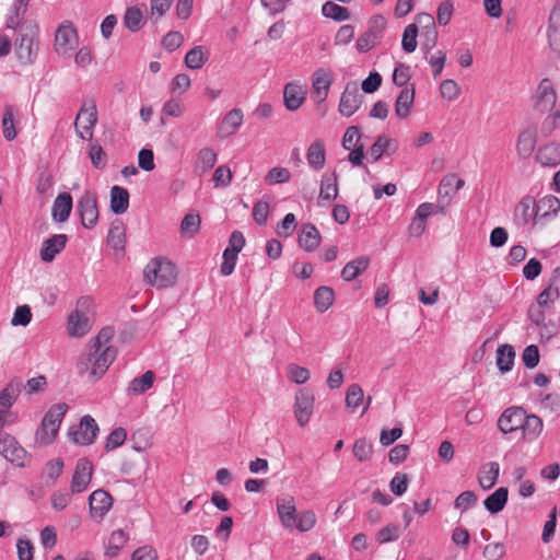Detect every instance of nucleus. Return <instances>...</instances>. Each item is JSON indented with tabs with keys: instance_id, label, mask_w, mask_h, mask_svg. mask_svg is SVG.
<instances>
[{
	"instance_id": "nucleus-1",
	"label": "nucleus",
	"mask_w": 560,
	"mask_h": 560,
	"mask_svg": "<svg viewBox=\"0 0 560 560\" xmlns=\"http://www.w3.org/2000/svg\"><path fill=\"white\" fill-rule=\"evenodd\" d=\"M116 354L117 351L113 347L98 349L88 345L86 349L78 358V373L80 375H88L89 381L94 383L103 377L114 362Z\"/></svg>"
},
{
	"instance_id": "nucleus-2",
	"label": "nucleus",
	"mask_w": 560,
	"mask_h": 560,
	"mask_svg": "<svg viewBox=\"0 0 560 560\" xmlns=\"http://www.w3.org/2000/svg\"><path fill=\"white\" fill-rule=\"evenodd\" d=\"M94 301L90 296H81L75 310L68 316L67 332L72 338H81L90 332L93 326Z\"/></svg>"
},
{
	"instance_id": "nucleus-3",
	"label": "nucleus",
	"mask_w": 560,
	"mask_h": 560,
	"mask_svg": "<svg viewBox=\"0 0 560 560\" xmlns=\"http://www.w3.org/2000/svg\"><path fill=\"white\" fill-rule=\"evenodd\" d=\"M144 280L152 287L164 289L172 287L177 279V270L168 259L156 257L151 259L143 270Z\"/></svg>"
},
{
	"instance_id": "nucleus-4",
	"label": "nucleus",
	"mask_w": 560,
	"mask_h": 560,
	"mask_svg": "<svg viewBox=\"0 0 560 560\" xmlns=\"http://www.w3.org/2000/svg\"><path fill=\"white\" fill-rule=\"evenodd\" d=\"M67 410L68 405L65 402L52 405L48 409L35 432L36 444L47 446L55 441Z\"/></svg>"
},
{
	"instance_id": "nucleus-5",
	"label": "nucleus",
	"mask_w": 560,
	"mask_h": 560,
	"mask_svg": "<svg viewBox=\"0 0 560 560\" xmlns=\"http://www.w3.org/2000/svg\"><path fill=\"white\" fill-rule=\"evenodd\" d=\"M15 55L23 65H32L38 55V27L36 24L22 26L21 37L15 42Z\"/></svg>"
},
{
	"instance_id": "nucleus-6",
	"label": "nucleus",
	"mask_w": 560,
	"mask_h": 560,
	"mask_svg": "<svg viewBox=\"0 0 560 560\" xmlns=\"http://www.w3.org/2000/svg\"><path fill=\"white\" fill-rule=\"evenodd\" d=\"M79 46V35L73 23L62 22L55 32L54 51L61 58L68 59L73 56Z\"/></svg>"
},
{
	"instance_id": "nucleus-7",
	"label": "nucleus",
	"mask_w": 560,
	"mask_h": 560,
	"mask_svg": "<svg viewBox=\"0 0 560 560\" xmlns=\"http://www.w3.org/2000/svg\"><path fill=\"white\" fill-rule=\"evenodd\" d=\"M97 119L96 103L93 100H85L75 117L74 127L77 135L83 140H92Z\"/></svg>"
},
{
	"instance_id": "nucleus-8",
	"label": "nucleus",
	"mask_w": 560,
	"mask_h": 560,
	"mask_svg": "<svg viewBox=\"0 0 560 560\" xmlns=\"http://www.w3.org/2000/svg\"><path fill=\"white\" fill-rule=\"evenodd\" d=\"M0 427V454L16 467H25L31 459L26 450L11 434L2 431Z\"/></svg>"
},
{
	"instance_id": "nucleus-9",
	"label": "nucleus",
	"mask_w": 560,
	"mask_h": 560,
	"mask_svg": "<svg viewBox=\"0 0 560 560\" xmlns=\"http://www.w3.org/2000/svg\"><path fill=\"white\" fill-rule=\"evenodd\" d=\"M22 387V381L18 377L10 380L0 392V427L14 422L15 418L10 408L15 404Z\"/></svg>"
},
{
	"instance_id": "nucleus-10",
	"label": "nucleus",
	"mask_w": 560,
	"mask_h": 560,
	"mask_svg": "<svg viewBox=\"0 0 560 560\" xmlns=\"http://www.w3.org/2000/svg\"><path fill=\"white\" fill-rule=\"evenodd\" d=\"M314 395L308 388H300L295 394L294 416L300 427H305L313 415Z\"/></svg>"
},
{
	"instance_id": "nucleus-11",
	"label": "nucleus",
	"mask_w": 560,
	"mask_h": 560,
	"mask_svg": "<svg viewBox=\"0 0 560 560\" xmlns=\"http://www.w3.org/2000/svg\"><path fill=\"white\" fill-rule=\"evenodd\" d=\"M362 94L359 92L358 84L355 82L347 83L343 92L340 96L338 105V112L343 117H350L357 113L362 104Z\"/></svg>"
},
{
	"instance_id": "nucleus-12",
	"label": "nucleus",
	"mask_w": 560,
	"mask_h": 560,
	"mask_svg": "<svg viewBox=\"0 0 560 560\" xmlns=\"http://www.w3.org/2000/svg\"><path fill=\"white\" fill-rule=\"evenodd\" d=\"M533 100L534 108L540 113L549 112L555 107L557 94L549 79L545 78L539 82Z\"/></svg>"
},
{
	"instance_id": "nucleus-13",
	"label": "nucleus",
	"mask_w": 560,
	"mask_h": 560,
	"mask_svg": "<svg viewBox=\"0 0 560 560\" xmlns=\"http://www.w3.org/2000/svg\"><path fill=\"white\" fill-rule=\"evenodd\" d=\"M82 225L85 229H92L98 219L97 201L95 194L85 191L77 205Z\"/></svg>"
},
{
	"instance_id": "nucleus-14",
	"label": "nucleus",
	"mask_w": 560,
	"mask_h": 560,
	"mask_svg": "<svg viewBox=\"0 0 560 560\" xmlns=\"http://www.w3.org/2000/svg\"><path fill=\"white\" fill-rule=\"evenodd\" d=\"M332 72L328 69L319 68L312 75V90L315 103L322 104L327 100L331 83Z\"/></svg>"
},
{
	"instance_id": "nucleus-15",
	"label": "nucleus",
	"mask_w": 560,
	"mask_h": 560,
	"mask_svg": "<svg viewBox=\"0 0 560 560\" xmlns=\"http://www.w3.org/2000/svg\"><path fill=\"white\" fill-rule=\"evenodd\" d=\"M525 416L522 407L506 408L498 419V428L503 434L513 433L522 428Z\"/></svg>"
},
{
	"instance_id": "nucleus-16",
	"label": "nucleus",
	"mask_w": 560,
	"mask_h": 560,
	"mask_svg": "<svg viewBox=\"0 0 560 560\" xmlns=\"http://www.w3.org/2000/svg\"><path fill=\"white\" fill-rule=\"evenodd\" d=\"M98 433V425L94 418L86 415L82 417L79 428L69 433L71 440L79 445H90Z\"/></svg>"
},
{
	"instance_id": "nucleus-17",
	"label": "nucleus",
	"mask_w": 560,
	"mask_h": 560,
	"mask_svg": "<svg viewBox=\"0 0 560 560\" xmlns=\"http://www.w3.org/2000/svg\"><path fill=\"white\" fill-rule=\"evenodd\" d=\"M277 513L281 525L289 530H292L294 518L296 516L295 500L290 494H282L276 500Z\"/></svg>"
},
{
	"instance_id": "nucleus-18",
	"label": "nucleus",
	"mask_w": 560,
	"mask_h": 560,
	"mask_svg": "<svg viewBox=\"0 0 560 560\" xmlns=\"http://www.w3.org/2000/svg\"><path fill=\"white\" fill-rule=\"evenodd\" d=\"M92 464L86 458H81L75 465V469L71 480V491L73 493L83 492L92 479Z\"/></svg>"
},
{
	"instance_id": "nucleus-19",
	"label": "nucleus",
	"mask_w": 560,
	"mask_h": 560,
	"mask_svg": "<svg viewBox=\"0 0 560 560\" xmlns=\"http://www.w3.org/2000/svg\"><path fill=\"white\" fill-rule=\"evenodd\" d=\"M90 513L93 518H103L113 504V499L104 490H95L89 499Z\"/></svg>"
},
{
	"instance_id": "nucleus-20",
	"label": "nucleus",
	"mask_w": 560,
	"mask_h": 560,
	"mask_svg": "<svg viewBox=\"0 0 560 560\" xmlns=\"http://www.w3.org/2000/svg\"><path fill=\"white\" fill-rule=\"evenodd\" d=\"M244 119V115L242 109L233 108L229 113L225 114L223 119L218 126V136L220 138H228L234 135L238 128L242 126Z\"/></svg>"
},
{
	"instance_id": "nucleus-21",
	"label": "nucleus",
	"mask_w": 560,
	"mask_h": 560,
	"mask_svg": "<svg viewBox=\"0 0 560 560\" xmlns=\"http://www.w3.org/2000/svg\"><path fill=\"white\" fill-rule=\"evenodd\" d=\"M306 161L308 166L318 172L325 167L326 164V147L322 139L314 140L306 151Z\"/></svg>"
},
{
	"instance_id": "nucleus-22",
	"label": "nucleus",
	"mask_w": 560,
	"mask_h": 560,
	"mask_svg": "<svg viewBox=\"0 0 560 560\" xmlns=\"http://www.w3.org/2000/svg\"><path fill=\"white\" fill-rule=\"evenodd\" d=\"M537 143V130L535 127L524 129L517 137L516 151L520 158L527 159L532 155Z\"/></svg>"
},
{
	"instance_id": "nucleus-23",
	"label": "nucleus",
	"mask_w": 560,
	"mask_h": 560,
	"mask_svg": "<svg viewBox=\"0 0 560 560\" xmlns=\"http://www.w3.org/2000/svg\"><path fill=\"white\" fill-rule=\"evenodd\" d=\"M305 89L298 83H288L283 90L284 106L288 110L294 112L301 107L305 100Z\"/></svg>"
},
{
	"instance_id": "nucleus-24",
	"label": "nucleus",
	"mask_w": 560,
	"mask_h": 560,
	"mask_svg": "<svg viewBox=\"0 0 560 560\" xmlns=\"http://www.w3.org/2000/svg\"><path fill=\"white\" fill-rule=\"evenodd\" d=\"M155 380L156 374L149 370L142 375L132 378L126 388V393L128 396L143 395L153 386Z\"/></svg>"
},
{
	"instance_id": "nucleus-25",
	"label": "nucleus",
	"mask_w": 560,
	"mask_h": 560,
	"mask_svg": "<svg viewBox=\"0 0 560 560\" xmlns=\"http://www.w3.org/2000/svg\"><path fill=\"white\" fill-rule=\"evenodd\" d=\"M67 235L56 234L47 238L40 248V258L46 262L54 260L57 254H59L66 246Z\"/></svg>"
},
{
	"instance_id": "nucleus-26",
	"label": "nucleus",
	"mask_w": 560,
	"mask_h": 560,
	"mask_svg": "<svg viewBox=\"0 0 560 560\" xmlns=\"http://www.w3.org/2000/svg\"><path fill=\"white\" fill-rule=\"evenodd\" d=\"M522 430V440L527 443H532L536 441L542 430L544 422L540 417L536 415H527L525 416V420H523Z\"/></svg>"
},
{
	"instance_id": "nucleus-27",
	"label": "nucleus",
	"mask_w": 560,
	"mask_h": 560,
	"mask_svg": "<svg viewBox=\"0 0 560 560\" xmlns=\"http://www.w3.org/2000/svg\"><path fill=\"white\" fill-rule=\"evenodd\" d=\"M415 100V86L413 84L405 86L395 102V114L400 118L405 119L409 116Z\"/></svg>"
},
{
	"instance_id": "nucleus-28",
	"label": "nucleus",
	"mask_w": 560,
	"mask_h": 560,
	"mask_svg": "<svg viewBox=\"0 0 560 560\" xmlns=\"http://www.w3.org/2000/svg\"><path fill=\"white\" fill-rule=\"evenodd\" d=\"M298 242L306 252H313L320 243V234L314 224L306 223L302 225Z\"/></svg>"
},
{
	"instance_id": "nucleus-29",
	"label": "nucleus",
	"mask_w": 560,
	"mask_h": 560,
	"mask_svg": "<svg viewBox=\"0 0 560 560\" xmlns=\"http://www.w3.org/2000/svg\"><path fill=\"white\" fill-rule=\"evenodd\" d=\"M370 262L369 256H360L347 262L341 270V278L348 282L354 280L369 268Z\"/></svg>"
},
{
	"instance_id": "nucleus-30",
	"label": "nucleus",
	"mask_w": 560,
	"mask_h": 560,
	"mask_svg": "<svg viewBox=\"0 0 560 560\" xmlns=\"http://www.w3.org/2000/svg\"><path fill=\"white\" fill-rule=\"evenodd\" d=\"M536 201L532 196H525L515 208V218L522 224H527L532 219L538 220L536 218Z\"/></svg>"
},
{
	"instance_id": "nucleus-31",
	"label": "nucleus",
	"mask_w": 560,
	"mask_h": 560,
	"mask_svg": "<svg viewBox=\"0 0 560 560\" xmlns=\"http://www.w3.org/2000/svg\"><path fill=\"white\" fill-rule=\"evenodd\" d=\"M72 209V198L68 192L57 196L52 206V218L56 222L68 220Z\"/></svg>"
},
{
	"instance_id": "nucleus-32",
	"label": "nucleus",
	"mask_w": 560,
	"mask_h": 560,
	"mask_svg": "<svg viewBox=\"0 0 560 560\" xmlns=\"http://www.w3.org/2000/svg\"><path fill=\"white\" fill-rule=\"evenodd\" d=\"M537 161L544 166L555 167L560 165V143H548L539 149Z\"/></svg>"
},
{
	"instance_id": "nucleus-33",
	"label": "nucleus",
	"mask_w": 560,
	"mask_h": 560,
	"mask_svg": "<svg viewBox=\"0 0 560 560\" xmlns=\"http://www.w3.org/2000/svg\"><path fill=\"white\" fill-rule=\"evenodd\" d=\"M500 466L497 462H489L485 464L478 472V482L485 490L492 488L499 477Z\"/></svg>"
},
{
	"instance_id": "nucleus-34",
	"label": "nucleus",
	"mask_w": 560,
	"mask_h": 560,
	"mask_svg": "<svg viewBox=\"0 0 560 560\" xmlns=\"http://www.w3.org/2000/svg\"><path fill=\"white\" fill-rule=\"evenodd\" d=\"M129 207V192L120 186H113L110 189V210L115 214H122Z\"/></svg>"
},
{
	"instance_id": "nucleus-35",
	"label": "nucleus",
	"mask_w": 560,
	"mask_h": 560,
	"mask_svg": "<svg viewBox=\"0 0 560 560\" xmlns=\"http://www.w3.org/2000/svg\"><path fill=\"white\" fill-rule=\"evenodd\" d=\"M536 205V218L538 220L555 215L560 210V200L552 195L544 196Z\"/></svg>"
},
{
	"instance_id": "nucleus-36",
	"label": "nucleus",
	"mask_w": 560,
	"mask_h": 560,
	"mask_svg": "<svg viewBox=\"0 0 560 560\" xmlns=\"http://www.w3.org/2000/svg\"><path fill=\"white\" fill-rule=\"evenodd\" d=\"M509 491L508 488L500 487L491 493L485 501V508L491 514L502 511L508 502Z\"/></svg>"
},
{
	"instance_id": "nucleus-37",
	"label": "nucleus",
	"mask_w": 560,
	"mask_h": 560,
	"mask_svg": "<svg viewBox=\"0 0 560 560\" xmlns=\"http://www.w3.org/2000/svg\"><path fill=\"white\" fill-rule=\"evenodd\" d=\"M15 115L16 110L14 106L7 105L2 116V133L7 141H12L16 138L18 131L15 129Z\"/></svg>"
},
{
	"instance_id": "nucleus-38",
	"label": "nucleus",
	"mask_w": 560,
	"mask_h": 560,
	"mask_svg": "<svg viewBox=\"0 0 560 560\" xmlns=\"http://www.w3.org/2000/svg\"><path fill=\"white\" fill-rule=\"evenodd\" d=\"M108 245L115 250H122L126 244L125 225L121 221H115L112 223L108 235Z\"/></svg>"
},
{
	"instance_id": "nucleus-39",
	"label": "nucleus",
	"mask_w": 560,
	"mask_h": 560,
	"mask_svg": "<svg viewBox=\"0 0 560 560\" xmlns=\"http://www.w3.org/2000/svg\"><path fill=\"white\" fill-rule=\"evenodd\" d=\"M334 290L329 287H319L314 292V305L319 313L326 312L334 304Z\"/></svg>"
},
{
	"instance_id": "nucleus-40",
	"label": "nucleus",
	"mask_w": 560,
	"mask_h": 560,
	"mask_svg": "<svg viewBox=\"0 0 560 560\" xmlns=\"http://www.w3.org/2000/svg\"><path fill=\"white\" fill-rule=\"evenodd\" d=\"M515 351L510 345H501L497 349V365L502 372H509L514 364Z\"/></svg>"
},
{
	"instance_id": "nucleus-41",
	"label": "nucleus",
	"mask_w": 560,
	"mask_h": 560,
	"mask_svg": "<svg viewBox=\"0 0 560 560\" xmlns=\"http://www.w3.org/2000/svg\"><path fill=\"white\" fill-rule=\"evenodd\" d=\"M338 196V184L337 175L332 173L330 175L325 174L320 180L319 198L324 200H335Z\"/></svg>"
},
{
	"instance_id": "nucleus-42",
	"label": "nucleus",
	"mask_w": 560,
	"mask_h": 560,
	"mask_svg": "<svg viewBox=\"0 0 560 560\" xmlns=\"http://www.w3.org/2000/svg\"><path fill=\"white\" fill-rule=\"evenodd\" d=\"M208 57V50L203 46H196L186 54L185 65L191 70H197L207 62Z\"/></svg>"
},
{
	"instance_id": "nucleus-43",
	"label": "nucleus",
	"mask_w": 560,
	"mask_h": 560,
	"mask_svg": "<svg viewBox=\"0 0 560 560\" xmlns=\"http://www.w3.org/2000/svg\"><path fill=\"white\" fill-rule=\"evenodd\" d=\"M316 520V514L313 510H303L296 514L292 529H298L301 533L310 532L315 527Z\"/></svg>"
},
{
	"instance_id": "nucleus-44",
	"label": "nucleus",
	"mask_w": 560,
	"mask_h": 560,
	"mask_svg": "<svg viewBox=\"0 0 560 560\" xmlns=\"http://www.w3.org/2000/svg\"><path fill=\"white\" fill-rule=\"evenodd\" d=\"M128 540L127 534L122 529L114 530L109 537L106 556L109 558L118 557L120 550Z\"/></svg>"
},
{
	"instance_id": "nucleus-45",
	"label": "nucleus",
	"mask_w": 560,
	"mask_h": 560,
	"mask_svg": "<svg viewBox=\"0 0 560 560\" xmlns=\"http://www.w3.org/2000/svg\"><path fill=\"white\" fill-rule=\"evenodd\" d=\"M217 162V153L211 148H203L198 152L196 170L206 173L214 166Z\"/></svg>"
},
{
	"instance_id": "nucleus-46",
	"label": "nucleus",
	"mask_w": 560,
	"mask_h": 560,
	"mask_svg": "<svg viewBox=\"0 0 560 560\" xmlns=\"http://www.w3.org/2000/svg\"><path fill=\"white\" fill-rule=\"evenodd\" d=\"M416 20L421 25L423 33L432 37L431 44L428 45V49H432L435 46L438 36L434 18L429 13H419Z\"/></svg>"
},
{
	"instance_id": "nucleus-47",
	"label": "nucleus",
	"mask_w": 560,
	"mask_h": 560,
	"mask_svg": "<svg viewBox=\"0 0 560 560\" xmlns=\"http://www.w3.org/2000/svg\"><path fill=\"white\" fill-rule=\"evenodd\" d=\"M322 13L324 16L341 22L350 18V13L347 8L341 7L335 2L328 1L323 4Z\"/></svg>"
},
{
	"instance_id": "nucleus-48",
	"label": "nucleus",
	"mask_w": 560,
	"mask_h": 560,
	"mask_svg": "<svg viewBox=\"0 0 560 560\" xmlns=\"http://www.w3.org/2000/svg\"><path fill=\"white\" fill-rule=\"evenodd\" d=\"M26 10V5H22L21 3L13 1L5 19V27L13 31L16 30L20 26Z\"/></svg>"
},
{
	"instance_id": "nucleus-49",
	"label": "nucleus",
	"mask_w": 560,
	"mask_h": 560,
	"mask_svg": "<svg viewBox=\"0 0 560 560\" xmlns=\"http://www.w3.org/2000/svg\"><path fill=\"white\" fill-rule=\"evenodd\" d=\"M124 24L131 32L139 31L143 26L142 11L137 7L128 8L124 15Z\"/></svg>"
},
{
	"instance_id": "nucleus-50",
	"label": "nucleus",
	"mask_w": 560,
	"mask_h": 560,
	"mask_svg": "<svg viewBox=\"0 0 560 560\" xmlns=\"http://www.w3.org/2000/svg\"><path fill=\"white\" fill-rule=\"evenodd\" d=\"M378 30L369 28L368 32L363 33L357 40V49L361 52L369 51L380 43Z\"/></svg>"
},
{
	"instance_id": "nucleus-51",
	"label": "nucleus",
	"mask_w": 560,
	"mask_h": 560,
	"mask_svg": "<svg viewBox=\"0 0 560 560\" xmlns=\"http://www.w3.org/2000/svg\"><path fill=\"white\" fill-rule=\"evenodd\" d=\"M418 26L416 23L407 25L402 33L401 48L407 52L411 54L417 48Z\"/></svg>"
},
{
	"instance_id": "nucleus-52",
	"label": "nucleus",
	"mask_w": 560,
	"mask_h": 560,
	"mask_svg": "<svg viewBox=\"0 0 560 560\" xmlns=\"http://www.w3.org/2000/svg\"><path fill=\"white\" fill-rule=\"evenodd\" d=\"M200 217L197 213H188L184 217L180 223V233L185 237H192L199 232Z\"/></svg>"
},
{
	"instance_id": "nucleus-53",
	"label": "nucleus",
	"mask_w": 560,
	"mask_h": 560,
	"mask_svg": "<svg viewBox=\"0 0 560 560\" xmlns=\"http://www.w3.org/2000/svg\"><path fill=\"white\" fill-rule=\"evenodd\" d=\"M364 400V393L360 385L351 384L346 392V406L354 411Z\"/></svg>"
},
{
	"instance_id": "nucleus-54",
	"label": "nucleus",
	"mask_w": 560,
	"mask_h": 560,
	"mask_svg": "<svg viewBox=\"0 0 560 560\" xmlns=\"http://www.w3.org/2000/svg\"><path fill=\"white\" fill-rule=\"evenodd\" d=\"M560 298L559 288L550 282L537 296V303L539 306H547Z\"/></svg>"
},
{
	"instance_id": "nucleus-55",
	"label": "nucleus",
	"mask_w": 560,
	"mask_h": 560,
	"mask_svg": "<svg viewBox=\"0 0 560 560\" xmlns=\"http://www.w3.org/2000/svg\"><path fill=\"white\" fill-rule=\"evenodd\" d=\"M373 453V446L366 439H359L353 445V455L360 462L370 459Z\"/></svg>"
},
{
	"instance_id": "nucleus-56",
	"label": "nucleus",
	"mask_w": 560,
	"mask_h": 560,
	"mask_svg": "<svg viewBox=\"0 0 560 560\" xmlns=\"http://www.w3.org/2000/svg\"><path fill=\"white\" fill-rule=\"evenodd\" d=\"M291 178V173L285 167H273L271 168L266 177L265 180L269 185L273 184H282L289 182Z\"/></svg>"
},
{
	"instance_id": "nucleus-57",
	"label": "nucleus",
	"mask_w": 560,
	"mask_h": 560,
	"mask_svg": "<svg viewBox=\"0 0 560 560\" xmlns=\"http://www.w3.org/2000/svg\"><path fill=\"white\" fill-rule=\"evenodd\" d=\"M361 131L359 127L357 126H350L347 128L343 138H342V147L345 150H351L359 144H362L361 142Z\"/></svg>"
},
{
	"instance_id": "nucleus-58",
	"label": "nucleus",
	"mask_w": 560,
	"mask_h": 560,
	"mask_svg": "<svg viewBox=\"0 0 560 560\" xmlns=\"http://www.w3.org/2000/svg\"><path fill=\"white\" fill-rule=\"evenodd\" d=\"M392 144V139L381 136L372 144L369 153L374 161H378L382 158V155L390 149Z\"/></svg>"
},
{
	"instance_id": "nucleus-59",
	"label": "nucleus",
	"mask_w": 560,
	"mask_h": 560,
	"mask_svg": "<svg viewBox=\"0 0 560 560\" xmlns=\"http://www.w3.org/2000/svg\"><path fill=\"white\" fill-rule=\"evenodd\" d=\"M127 439V432L124 428H116L113 430L106 439L105 448L106 451H113L121 446Z\"/></svg>"
},
{
	"instance_id": "nucleus-60",
	"label": "nucleus",
	"mask_w": 560,
	"mask_h": 560,
	"mask_svg": "<svg viewBox=\"0 0 560 560\" xmlns=\"http://www.w3.org/2000/svg\"><path fill=\"white\" fill-rule=\"evenodd\" d=\"M456 180V174H447L445 175L439 185L438 195L440 199L451 200L453 197L452 189L454 187V183Z\"/></svg>"
},
{
	"instance_id": "nucleus-61",
	"label": "nucleus",
	"mask_w": 560,
	"mask_h": 560,
	"mask_svg": "<svg viewBox=\"0 0 560 560\" xmlns=\"http://www.w3.org/2000/svg\"><path fill=\"white\" fill-rule=\"evenodd\" d=\"M477 495L472 491H464L462 492L454 502L455 509L465 512L472 508L477 503Z\"/></svg>"
},
{
	"instance_id": "nucleus-62",
	"label": "nucleus",
	"mask_w": 560,
	"mask_h": 560,
	"mask_svg": "<svg viewBox=\"0 0 560 560\" xmlns=\"http://www.w3.org/2000/svg\"><path fill=\"white\" fill-rule=\"evenodd\" d=\"M460 89L454 80H444L440 85L441 96L447 101H454L458 97Z\"/></svg>"
},
{
	"instance_id": "nucleus-63",
	"label": "nucleus",
	"mask_w": 560,
	"mask_h": 560,
	"mask_svg": "<svg viewBox=\"0 0 560 560\" xmlns=\"http://www.w3.org/2000/svg\"><path fill=\"white\" fill-rule=\"evenodd\" d=\"M454 5L451 0H445L440 3L436 11L438 23L445 26L450 23L453 15Z\"/></svg>"
},
{
	"instance_id": "nucleus-64",
	"label": "nucleus",
	"mask_w": 560,
	"mask_h": 560,
	"mask_svg": "<svg viewBox=\"0 0 560 560\" xmlns=\"http://www.w3.org/2000/svg\"><path fill=\"white\" fill-rule=\"evenodd\" d=\"M213 183L217 187H228L232 180V172L229 166L220 165L213 173Z\"/></svg>"
}]
</instances>
